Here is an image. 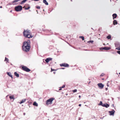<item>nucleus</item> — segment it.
Here are the masks:
<instances>
[{
	"instance_id": "obj_8",
	"label": "nucleus",
	"mask_w": 120,
	"mask_h": 120,
	"mask_svg": "<svg viewBox=\"0 0 120 120\" xmlns=\"http://www.w3.org/2000/svg\"><path fill=\"white\" fill-rule=\"evenodd\" d=\"M52 59V58H49L45 60V61L47 63H48Z\"/></svg>"
},
{
	"instance_id": "obj_43",
	"label": "nucleus",
	"mask_w": 120,
	"mask_h": 120,
	"mask_svg": "<svg viewBox=\"0 0 120 120\" xmlns=\"http://www.w3.org/2000/svg\"><path fill=\"white\" fill-rule=\"evenodd\" d=\"M64 69V68H62V69Z\"/></svg>"
},
{
	"instance_id": "obj_4",
	"label": "nucleus",
	"mask_w": 120,
	"mask_h": 120,
	"mask_svg": "<svg viewBox=\"0 0 120 120\" xmlns=\"http://www.w3.org/2000/svg\"><path fill=\"white\" fill-rule=\"evenodd\" d=\"M22 69L23 70L27 72H29L30 71V70L28 68L26 67L23 66L22 67Z\"/></svg>"
},
{
	"instance_id": "obj_5",
	"label": "nucleus",
	"mask_w": 120,
	"mask_h": 120,
	"mask_svg": "<svg viewBox=\"0 0 120 120\" xmlns=\"http://www.w3.org/2000/svg\"><path fill=\"white\" fill-rule=\"evenodd\" d=\"M22 7L21 5L18 6L15 8V10L17 11H20L22 10Z\"/></svg>"
},
{
	"instance_id": "obj_46",
	"label": "nucleus",
	"mask_w": 120,
	"mask_h": 120,
	"mask_svg": "<svg viewBox=\"0 0 120 120\" xmlns=\"http://www.w3.org/2000/svg\"><path fill=\"white\" fill-rule=\"evenodd\" d=\"M1 7H1H1H0V8H1Z\"/></svg>"
},
{
	"instance_id": "obj_19",
	"label": "nucleus",
	"mask_w": 120,
	"mask_h": 120,
	"mask_svg": "<svg viewBox=\"0 0 120 120\" xmlns=\"http://www.w3.org/2000/svg\"><path fill=\"white\" fill-rule=\"evenodd\" d=\"M9 98L11 99H15L13 95H12V96H10L9 97Z\"/></svg>"
},
{
	"instance_id": "obj_10",
	"label": "nucleus",
	"mask_w": 120,
	"mask_h": 120,
	"mask_svg": "<svg viewBox=\"0 0 120 120\" xmlns=\"http://www.w3.org/2000/svg\"><path fill=\"white\" fill-rule=\"evenodd\" d=\"M109 105L107 104L106 103L105 104H103L102 105V106L103 107H105L106 108H108L109 106Z\"/></svg>"
},
{
	"instance_id": "obj_6",
	"label": "nucleus",
	"mask_w": 120,
	"mask_h": 120,
	"mask_svg": "<svg viewBox=\"0 0 120 120\" xmlns=\"http://www.w3.org/2000/svg\"><path fill=\"white\" fill-rule=\"evenodd\" d=\"M60 66H63L65 67H69V65L66 63H64L60 64Z\"/></svg>"
},
{
	"instance_id": "obj_21",
	"label": "nucleus",
	"mask_w": 120,
	"mask_h": 120,
	"mask_svg": "<svg viewBox=\"0 0 120 120\" xmlns=\"http://www.w3.org/2000/svg\"><path fill=\"white\" fill-rule=\"evenodd\" d=\"M8 60H8V58H7L6 57H5L4 61H7L6 63H7L8 62Z\"/></svg>"
},
{
	"instance_id": "obj_31",
	"label": "nucleus",
	"mask_w": 120,
	"mask_h": 120,
	"mask_svg": "<svg viewBox=\"0 0 120 120\" xmlns=\"http://www.w3.org/2000/svg\"><path fill=\"white\" fill-rule=\"evenodd\" d=\"M56 70L53 69L52 68H51V72H52L53 71H56Z\"/></svg>"
},
{
	"instance_id": "obj_42",
	"label": "nucleus",
	"mask_w": 120,
	"mask_h": 120,
	"mask_svg": "<svg viewBox=\"0 0 120 120\" xmlns=\"http://www.w3.org/2000/svg\"><path fill=\"white\" fill-rule=\"evenodd\" d=\"M25 6H24V7H23V8H25Z\"/></svg>"
},
{
	"instance_id": "obj_25",
	"label": "nucleus",
	"mask_w": 120,
	"mask_h": 120,
	"mask_svg": "<svg viewBox=\"0 0 120 120\" xmlns=\"http://www.w3.org/2000/svg\"><path fill=\"white\" fill-rule=\"evenodd\" d=\"M28 7L27 8H25V10H28V9H30V6L29 5H28Z\"/></svg>"
},
{
	"instance_id": "obj_23",
	"label": "nucleus",
	"mask_w": 120,
	"mask_h": 120,
	"mask_svg": "<svg viewBox=\"0 0 120 120\" xmlns=\"http://www.w3.org/2000/svg\"><path fill=\"white\" fill-rule=\"evenodd\" d=\"M20 0H15L13 1L12 2V3H14L19 1Z\"/></svg>"
},
{
	"instance_id": "obj_29",
	"label": "nucleus",
	"mask_w": 120,
	"mask_h": 120,
	"mask_svg": "<svg viewBox=\"0 0 120 120\" xmlns=\"http://www.w3.org/2000/svg\"><path fill=\"white\" fill-rule=\"evenodd\" d=\"M116 49L118 50H120V47H118L117 48H116Z\"/></svg>"
},
{
	"instance_id": "obj_2",
	"label": "nucleus",
	"mask_w": 120,
	"mask_h": 120,
	"mask_svg": "<svg viewBox=\"0 0 120 120\" xmlns=\"http://www.w3.org/2000/svg\"><path fill=\"white\" fill-rule=\"evenodd\" d=\"M23 34L24 36L26 38H30L33 37V36L32 35L30 31L29 30H25L23 32Z\"/></svg>"
},
{
	"instance_id": "obj_18",
	"label": "nucleus",
	"mask_w": 120,
	"mask_h": 120,
	"mask_svg": "<svg viewBox=\"0 0 120 120\" xmlns=\"http://www.w3.org/2000/svg\"><path fill=\"white\" fill-rule=\"evenodd\" d=\"M15 75L17 77H19V75L16 72H15L14 73Z\"/></svg>"
},
{
	"instance_id": "obj_32",
	"label": "nucleus",
	"mask_w": 120,
	"mask_h": 120,
	"mask_svg": "<svg viewBox=\"0 0 120 120\" xmlns=\"http://www.w3.org/2000/svg\"><path fill=\"white\" fill-rule=\"evenodd\" d=\"M104 73H102L100 75V76H104Z\"/></svg>"
},
{
	"instance_id": "obj_15",
	"label": "nucleus",
	"mask_w": 120,
	"mask_h": 120,
	"mask_svg": "<svg viewBox=\"0 0 120 120\" xmlns=\"http://www.w3.org/2000/svg\"><path fill=\"white\" fill-rule=\"evenodd\" d=\"M43 2L47 5H48V3L46 0H43Z\"/></svg>"
},
{
	"instance_id": "obj_3",
	"label": "nucleus",
	"mask_w": 120,
	"mask_h": 120,
	"mask_svg": "<svg viewBox=\"0 0 120 120\" xmlns=\"http://www.w3.org/2000/svg\"><path fill=\"white\" fill-rule=\"evenodd\" d=\"M54 99L53 98H51L46 101V104L48 105L52 104L53 101Z\"/></svg>"
},
{
	"instance_id": "obj_44",
	"label": "nucleus",
	"mask_w": 120,
	"mask_h": 120,
	"mask_svg": "<svg viewBox=\"0 0 120 120\" xmlns=\"http://www.w3.org/2000/svg\"><path fill=\"white\" fill-rule=\"evenodd\" d=\"M24 115H25V113H24Z\"/></svg>"
},
{
	"instance_id": "obj_27",
	"label": "nucleus",
	"mask_w": 120,
	"mask_h": 120,
	"mask_svg": "<svg viewBox=\"0 0 120 120\" xmlns=\"http://www.w3.org/2000/svg\"><path fill=\"white\" fill-rule=\"evenodd\" d=\"M88 43H92L93 42V41H89L88 42Z\"/></svg>"
},
{
	"instance_id": "obj_12",
	"label": "nucleus",
	"mask_w": 120,
	"mask_h": 120,
	"mask_svg": "<svg viewBox=\"0 0 120 120\" xmlns=\"http://www.w3.org/2000/svg\"><path fill=\"white\" fill-rule=\"evenodd\" d=\"M26 100V99H24L22 100L21 101L19 102V103L21 104L22 103H24L25 102Z\"/></svg>"
},
{
	"instance_id": "obj_24",
	"label": "nucleus",
	"mask_w": 120,
	"mask_h": 120,
	"mask_svg": "<svg viewBox=\"0 0 120 120\" xmlns=\"http://www.w3.org/2000/svg\"><path fill=\"white\" fill-rule=\"evenodd\" d=\"M107 38L108 39H110L111 38V37L110 35H109L107 36Z\"/></svg>"
},
{
	"instance_id": "obj_35",
	"label": "nucleus",
	"mask_w": 120,
	"mask_h": 120,
	"mask_svg": "<svg viewBox=\"0 0 120 120\" xmlns=\"http://www.w3.org/2000/svg\"><path fill=\"white\" fill-rule=\"evenodd\" d=\"M104 48V47L101 48V50H104V49H103V48Z\"/></svg>"
},
{
	"instance_id": "obj_37",
	"label": "nucleus",
	"mask_w": 120,
	"mask_h": 120,
	"mask_svg": "<svg viewBox=\"0 0 120 120\" xmlns=\"http://www.w3.org/2000/svg\"><path fill=\"white\" fill-rule=\"evenodd\" d=\"M79 106H81V104H79Z\"/></svg>"
},
{
	"instance_id": "obj_16",
	"label": "nucleus",
	"mask_w": 120,
	"mask_h": 120,
	"mask_svg": "<svg viewBox=\"0 0 120 120\" xmlns=\"http://www.w3.org/2000/svg\"><path fill=\"white\" fill-rule=\"evenodd\" d=\"M7 74L9 76H10V77H11L12 78V75L11 74V73H9L8 72H7Z\"/></svg>"
},
{
	"instance_id": "obj_1",
	"label": "nucleus",
	"mask_w": 120,
	"mask_h": 120,
	"mask_svg": "<svg viewBox=\"0 0 120 120\" xmlns=\"http://www.w3.org/2000/svg\"><path fill=\"white\" fill-rule=\"evenodd\" d=\"M30 42L29 40L23 43L22 47L23 51L27 52L30 50Z\"/></svg>"
},
{
	"instance_id": "obj_40",
	"label": "nucleus",
	"mask_w": 120,
	"mask_h": 120,
	"mask_svg": "<svg viewBox=\"0 0 120 120\" xmlns=\"http://www.w3.org/2000/svg\"><path fill=\"white\" fill-rule=\"evenodd\" d=\"M108 90V88H106V90Z\"/></svg>"
},
{
	"instance_id": "obj_30",
	"label": "nucleus",
	"mask_w": 120,
	"mask_h": 120,
	"mask_svg": "<svg viewBox=\"0 0 120 120\" xmlns=\"http://www.w3.org/2000/svg\"><path fill=\"white\" fill-rule=\"evenodd\" d=\"M36 7L37 8H38V9H40V7L39 6H36Z\"/></svg>"
},
{
	"instance_id": "obj_39",
	"label": "nucleus",
	"mask_w": 120,
	"mask_h": 120,
	"mask_svg": "<svg viewBox=\"0 0 120 120\" xmlns=\"http://www.w3.org/2000/svg\"><path fill=\"white\" fill-rule=\"evenodd\" d=\"M81 96L80 95H79V98H81Z\"/></svg>"
},
{
	"instance_id": "obj_13",
	"label": "nucleus",
	"mask_w": 120,
	"mask_h": 120,
	"mask_svg": "<svg viewBox=\"0 0 120 120\" xmlns=\"http://www.w3.org/2000/svg\"><path fill=\"white\" fill-rule=\"evenodd\" d=\"M118 23L117 21L116 20H114L113 21V24L114 25L117 24Z\"/></svg>"
},
{
	"instance_id": "obj_20",
	"label": "nucleus",
	"mask_w": 120,
	"mask_h": 120,
	"mask_svg": "<svg viewBox=\"0 0 120 120\" xmlns=\"http://www.w3.org/2000/svg\"><path fill=\"white\" fill-rule=\"evenodd\" d=\"M27 1V0H22V1L21 2V4H23L26 1Z\"/></svg>"
},
{
	"instance_id": "obj_34",
	"label": "nucleus",
	"mask_w": 120,
	"mask_h": 120,
	"mask_svg": "<svg viewBox=\"0 0 120 120\" xmlns=\"http://www.w3.org/2000/svg\"><path fill=\"white\" fill-rule=\"evenodd\" d=\"M65 87V86L64 85H63L62 87H61V88H64V87Z\"/></svg>"
},
{
	"instance_id": "obj_33",
	"label": "nucleus",
	"mask_w": 120,
	"mask_h": 120,
	"mask_svg": "<svg viewBox=\"0 0 120 120\" xmlns=\"http://www.w3.org/2000/svg\"><path fill=\"white\" fill-rule=\"evenodd\" d=\"M117 52L119 54H120V51H117Z\"/></svg>"
},
{
	"instance_id": "obj_28",
	"label": "nucleus",
	"mask_w": 120,
	"mask_h": 120,
	"mask_svg": "<svg viewBox=\"0 0 120 120\" xmlns=\"http://www.w3.org/2000/svg\"><path fill=\"white\" fill-rule=\"evenodd\" d=\"M77 89H75V90H73L72 91H73V92L74 93V92H77Z\"/></svg>"
},
{
	"instance_id": "obj_7",
	"label": "nucleus",
	"mask_w": 120,
	"mask_h": 120,
	"mask_svg": "<svg viewBox=\"0 0 120 120\" xmlns=\"http://www.w3.org/2000/svg\"><path fill=\"white\" fill-rule=\"evenodd\" d=\"M98 85L100 89L103 88L104 86V85L101 83L98 84Z\"/></svg>"
},
{
	"instance_id": "obj_45",
	"label": "nucleus",
	"mask_w": 120,
	"mask_h": 120,
	"mask_svg": "<svg viewBox=\"0 0 120 120\" xmlns=\"http://www.w3.org/2000/svg\"><path fill=\"white\" fill-rule=\"evenodd\" d=\"M119 74H120V73H119Z\"/></svg>"
},
{
	"instance_id": "obj_36",
	"label": "nucleus",
	"mask_w": 120,
	"mask_h": 120,
	"mask_svg": "<svg viewBox=\"0 0 120 120\" xmlns=\"http://www.w3.org/2000/svg\"><path fill=\"white\" fill-rule=\"evenodd\" d=\"M61 88H61V87L59 89V90H62Z\"/></svg>"
},
{
	"instance_id": "obj_41",
	"label": "nucleus",
	"mask_w": 120,
	"mask_h": 120,
	"mask_svg": "<svg viewBox=\"0 0 120 120\" xmlns=\"http://www.w3.org/2000/svg\"><path fill=\"white\" fill-rule=\"evenodd\" d=\"M53 73H54V74H55V73H56V72H53Z\"/></svg>"
},
{
	"instance_id": "obj_47",
	"label": "nucleus",
	"mask_w": 120,
	"mask_h": 120,
	"mask_svg": "<svg viewBox=\"0 0 120 120\" xmlns=\"http://www.w3.org/2000/svg\"><path fill=\"white\" fill-rule=\"evenodd\" d=\"M107 86H108V85H107Z\"/></svg>"
},
{
	"instance_id": "obj_26",
	"label": "nucleus",
	"mask_w": 120,
	"mask_h": 120,
	"mask_svg": "<svg viewBox=\"0 0 120 120\" xmlns=\"http://www.w3.org/2000/svg\"><path fill=\"white\" fill-rule=\"evenodd\" d=\"M103 104L102 103V101H100V103L99 104V105H101L102 106V105Z\"/></svg>"
},
{
	"instance_id": "obj_11",
	"label": "nucleus",
	"mask_w": 120,
	"mask_h": 120,
	"mask_svg": "<svg viewBox=\"0 0 120 120\" xmlns=\"http://www.w3.org/2000/svg\"><path fill=\"white\" fill-rule=\"evenodd\" d=\"M113 18V19L116 18L117 17V15L116 14H114L112 15Z\"/></svg>"
},
{
	"instance_id": "obj_22",
	"label": "nucleus",
	"mask_w": 120,
	"mask_h": 120,
	"mask_svg": "<svg viewBox=\"0 0 120 120\" xmlns=\"http://www.w3.org/2000/svg\"><path fill=\"white\" fill-rule=\"evenodd\" d=\"M79 38H81L82 39V40L83 41L84 40V38L83 36H80L79 37Z\"/></svg>"
},
{
	"instance_id": "obj_14",
	"label": "nucleus",
	"mask_w": 120,
	"mask_h": 120,
	"mask_svg": "<svg viewBox=\"0 0 120 120\" xmlns=\"http://www.w3.org/2000/svg\"><path fill=\"white\" fill-rule=\"evenodd\" d=\"M105 50H108L110 49V48L109 47H105L103 48Z\"/></svg>"
},
{
	"instance_id": "obj_17",
	"label": "nucleus",
	"mask_w": 120,
	"mask_h": 120,
	"mask_svg": "<svg viewBox=\"0 0 120 120\" xmlns=\"http://www.w3.org/2000/svg\"><path fill=\"white\" fill-rule=\"evenodd\" d=\"M33 105L37 106L38 105V104L36 102H34Z\"/></svg>"
},
{
	"instance_id": "obj_9",
	"label": "nucleus",
	"mask_w": 120,
	"mask_h": 120,
	"mask_svg": "<svg viewBox=\"0 0 120 120\" xmlns=\"http://www.w3.org/2000/svg\"><path fill=\"white\" fill-rule=\"evenodd\" d=\"M115 112V111L114 110H113L111 111H109V112L110 115H112L114 114Z\"/></svg>"
},
{
	"instance_id": "obj_38",
	"label": "nucleus",
	"mask_w": 120,
	"mask_h": 120,
	"mask_svg": "<svg viewBox=\"0 0 120 120\" xmlns=\"http://www.w3.org/2000/svg\"><path fill=\"white\" fill-rule=\"evenodd\" d=\"M81 119V118H79V120H80Z\"/></svg>"
}]
</instances>
